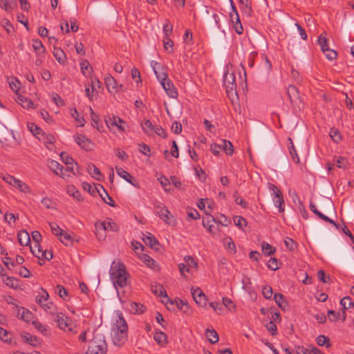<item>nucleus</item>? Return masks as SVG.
I'll use <instances>...</instances> for the list:
<instances>
[{
  "mask_svg": "<svg viewBox=\"0 0 354 354\" xmlns=\"http://www.w3.org/2000/svg\"><path fill=\"white\" fill-rule=\"evenodd\" d=\"M128 325L122 314L111 328V338L115 346H122L127 340Z\"/></svg>",
  "mask_w": 354,
  "mask_h": 354,
  "instance_id": "f257e3e1",
  "label": "nucleus"
},
{
  "mask_svg": "<svg viewBox=\"0 0 354 354\" xmlns=\"http://www.w3.org/2000/svg\"><path fill=\"white\" fill-rule=\"evenodd\" d=\"M110 277L115 288L127 286L129 274L125 265L120 261H113L111 266Z\"/></svg>",
  "mask_w": 354,
  "mask_h": 354,
  "instance_id": "f03ea898",
  "label": "nucleus"
},
{
  "mask_svg": "<svg viewBox=\"0 0 354 354\" xmlns=\"http://www.w3.org/2000/svg\"><path fill=\"white\" fill-rule=\"evenodd\" d=\"M107 344L104 335L101 333H94L91 339L89 340L86 354H106Z\"/></svg>",
  "mask_w": 354,
  "mask_h": 354,
  "instance_id": "7ed1b4c3",
  "label": "nucleus"
},
{
  "mask_svg": "<svg viewBox=\"0 0 354 354\" xmlns=\"http://www.w3.org/2000/svg\"><path fill=\"white\" fill-rule=\"evenodd\" d=\"M95 234L99 240L105 239L106 231L117 232L119 230L117 224L111 218H107L103 222L95 223Z\"/></svg>",
  "mask_w": 354,
  "mask_h": 354,
  "instance_id": "20e7f679",
  "label": "nucleus"
},
{
  "mask_svg": "<svg viewBox=\"0 0 354 354\" xmlns=\"http://www.w3.org/2000/svg\"><path fill=\"white\" fill-rule=\"evenodd\" d=\"M151 290L156 296L163 297L164 300H162V303L166 305L168 310H174V305L176 304L177 306V297H175L174 299H171L167 296L166 290L160 284H152L151 286Z\"/></svg>",
  "mask_w": 354,
  "mask_h": 354,
  "instance_id": "39448f33",
  "label": "nucleus"
},
{
  "mask_svg": "<svg viewBox=\"0 0 354 354\" xmlns=\"http://www.w3.org/2000/svg\"><path fill=\"white\" fill-rule=\"evenodd\" d=\"M223 85L225 88L226 93L230 96V95H237L236 93V84L235 75L233 73L228 71L225 72L223 76Z\"/></svg>",
  "mask_w": 354,
  "mask_h": 354,
  "instance_id": "423d86ee",
  "label": "nucleus"
},
{
  "mask_svg": "<svg viewBox=\"0 0 354 354\" xmlns=\"http://www.w3.org/2000/svg\"><path fill=\"white\" fill-rule=\"evenodd\" d=\"M176 97L177 91H173L169 93L168 99L164 102V106L169 116H171L172 114H176L177 112Z\"/></svg>",
  "mask_w": 354,
  "mask_h": 354,
  "instance_id": "0eeeda50",
  "label": "nucleus"
},
{
  "mask_svg": "<svg viewBox=\"0 0 354 354\" xmlns=\"http://www.w3.org/2000/svg\"><path fill=\"white\" fill-rule=\"evenodd\" d=\"M104 121L106 124V126L111 131H112L115 127L119 131H124V128L122 125V124L124 123V122L120 117L117 115L106 116Z\"/></svg>",
  "mask_w": 354,
  "mask_h": 354,
  "instance_id": "6e6552de",
  "label": "nucleus"
},
{
  "mask_svg": "<svg viewBox=\"0 0 354 354\" xmlns=\"http://www.w3.org/2000/svg\"><path fill=\"white\" fill-rule=\"evenodd\" d=\"M192 295L196 304L200 306L205 308L207 306V297L200 288L196 289L192 288Z\"/></svg>",
  "mask_w": 354,
  "mask_h": 354,
  "instance_id": "1a4fd4ad",
  "label": "nucleus"
},
{
  "mask_svg": "<svg viewBox=\"0 0 354 354\" xmlns=\"http://www.w3.org/2000/svg\"><path fill=\"white\" fill-rule=\"evenodd\" d=\"M95 189H96V192L99 194L100 196L101 197L102 200L111 207H115V203L113 199L109 195L107 192L105 190V189L103 187V186L100 184H97L95 185Z\"/></svg>",
  "mask_w": 354,
  "mask_h": 354,
  "instance_id": "9d476101",
  "label": "nucleus"
},
{
  "mask_svg": "<svg viewBox=\"0 0 354 354\" xmlns=\"http://www.w3.org/2000/svg\"><path fill=\"white\" fill-rule=\"evenodd\" d=\"M57 324V326L64 330H71L70 326L71 325V319L68 317L65 316L63 313H60L57 314L56 318L55 319Z\"/></svg>",
  "mask_w": 354,
  "mask_h": 354,
  "instance_id": "9b49d317",
  "label": "nucleus"
},
{
  "mask_svg": "<svg viewBox=\"0 0 354 354\" xmlns=\"http://www.w3.org/2000/svg\"><path fill=\"white\" fill-rule=\"evenodd\" d=\"M75 140L82 149L86 151L91 150L92 146L93 145V143L90 139L82 134H76L75 136Z\"/></svg>",
  "mask_w": 354,
  "mask_h": 354,
  "instance_id": "f8f14e48",
  "label": "nucleus"
},
{
  "mask_svg": "<svg viewBox=\"0 0 354 354\" xmlns=\"http://www.w3.org/2000/svg\"><path fill=\"white\" fill-rule=\"evenodd\" d=\"M157 214L160 216L161 219H162L165 222L168 224H174V220L173 215L170 213V212L166 208V207H157Z\"/></svg>",
  "mask_w": 354,
  "mask_h": 354,
  "instance_id": "ddd939ff",
  "label": "nucleus"
},
{
  "mask_svg": "<svg viewBox=\"0 0 354 354\" xmlns=\"http://www.w3.org/2000/svg\"><path fill=\"white\" fill-rule=\"evenodd\" d=\"M143 241L147 245L156 251L159 250L160 243L156 237H154L150 232H147L143 234Z\"/></svg>",
  "mask_w": 354,
  "mask_h": 354,
  "instance_id": "4468645a",
  "label": "nucleus"
},
{
  "mask_svg": "<svg viewBox=\"0 0 354 354\" xmlns=\"http://www.w3.org/2000/svg\"><path fill=\"white\" fill-rule=\"evenodd\" d=\"M151 66L158 80L159 81L165 80V77H167V74L165 72L162 65L160 63L152 61Z\"/></svg>",
  "mask_w": 354,
  "mask_h": 354,
  "instance_id": "2eb2a0df",
  "label": "nucleus"
},
{
  "mask_svg": "<svg viewBox=\"0 0 354 354\" xmlns=\"http://www.w3.org/2000/svg\"><path fill=\"white\" fill-rule=\"evenodd\" d=\"M205 212L207 214V216L203 218V221H202L203 226L205 228H206L207 230L209 233L214 234L215 232L214 230V223H217V221L213 216L207 214V211H205Z\"/></svg>",
  "mask_w": 354,
  "mask_h": 354,
  "instance_id": "dca6fc26",
  "label": "nucleus"
},
{
  "mask_svg": "<svg viewBox=\"0 0 354 354\" xmlns=\"http://www.w3.org/2000/svg\"><path fill=\"white\" fill-rule=\"evenodd\" d=\"M319 207L326 214H331L335 211L334 205L330 198L324 197V198L319 202Z\"/></svg>",
  "mask_w": 354,
  "mask_h": 354,
  "instance_id": "f3484780",
  "label": "nucleus"
},
{
  "mask_svg": "<svg viewBox=\"0 0 354 354\" xmlns=\"http://www.w3.org/2000/svg\"><path fill=\"white\" fill-rule=\"evenodd\" d=\"M49 167L53 173L62 177V178H65L66 176H68V175H66V174L64 172V167L62 165H60L57 161L51 160Z\"/></svg>",
  "mask_w": 354,
  "mask_h": 354,
  "instance_id": "a211bd4d",
  "label": "nucleus"
},
{
  "mask_svg": "<svg viewBox=\"0 0 354 354\" xmlns=\"http://www.w3.org/2000/svg\"><path fill=\"white\" fill-rule=\"evenodd\" d=\"M17 310V316L18 318L21 319L22 320L28 322H30L33 317L32 313L27 308L19 306H16Z\"/></svg>",
  "mask_w": 354,
  "mask_h": 354,
  "instance_id": "6ab92c4d",
  "label": "nucleus"
},
{
  "mask_svg": "<svg viewBox=\"0 0 354 354\" xmlns=\"http://www.w3.org/2000/svg\"><path fill=\"white\" fill-rule=\"evenodd\" d=\"M87 170L91 176L97 180L101 181L103 179V175L100 170L94 164L88 165Z\"/></svg>",
  "mask_w": 354,
  "mask_h": 354,
  "instance_id": "aec40b11",
  "label": "nucleus"
},
{
  "mask_svg": "<svg viewBox=\"0 0 354 354\" xmlns=\"http://www.w3.org/2000/svg\"><path fill=\"white\" fill-rule=\"evenodd\" d=\"M18 241L20 245L26 246L30 243V239L26 230H21L17 234Z\"/></svg>",
  "mask_w": 354,
  "mask_h": 354,
  "instance_id": "412c9836",
  "label": "nucleus"
},
{
  "mask_svg": "<svg viewBox=\"0 0 354 354\" xmlns=\"http://www.w3.org/2000/svg\"><path fill=\"white\" fill-rule=\"evenodd\" d=\"M104 82H105L106 88L109 92H113V91L117 92L118 85H117L116 80H115V78L113 77H112L111 75L107 76L104 79Z\"/></svg>",
  "mask_w": 354,
  "mask_h": 354,
  "instance_id": "4be33fe9",
  "label": "nucleus"
},
{
  "mask_svg": "<svg viewBox=\"0 0 354 354\" xmlns=\"http://www.w3.org/2000/svg\"><path fill=\"white\" fill-rule=\"evenodd\" d=\"M230 18L232 21L234 23V19H235V24L234 25V28L235 31L239 34L241 35L243 33V28L241 24L239 16L238 15V12H236L235 14L231 13L230 14Z\"/></svg>",
  "mask_w": 354,
  "mask_h": 354,
  "instance_id": "5701e85b",
  "label": "nucleus"
},
{
  "mask_svg": "<svg viewBox=\"0 0 354 354\" xmlns=\"http://www.w3.org/2000/svg\"><path fill=\"white\" fill-rule=\"evenodd\" d=\"M142 261L150 268L153 270H158L159 268L155 260L147 254H142L141 257Z\"/></svg>",
  "mask_w": 354,
  "mask_h": 354,
  "instance_id": "b1692460",
  "label": "nucleus"
},
{
  "mask_svg": "<svg viewBox=\"0 0 354 354\" xmlns=\"http://www.w3.org/2000/svg\"><path fill=\"white\" fill-rule=\"evenodd\" d=\"M117 174L120 176L121 178H124L125 180H127L128 183L131 184L132 185L136 187V185L132 182V180L133 178L131 176V175L125 171L124 169L121 167H116L115 168Z\"/></svg>",
  "mask_w": 354,
  "mask_h": 354,
  "instance_id": "393cba45",
  "label": "nucleus"
},
{
  "mask_svg": "<svg viewBox=\"0 0 354 354\" xmlns=\"http://www.w3.org/2000/svg\"><path fill=\"white\" fill-rule=\"evenodd\" d=\"M164 155L165 158L169 161L173 160V158H177V142L176 140H173L172 142V147L171 151L169 150H165L164 151Z\"/></svg>",
  "mask_w": 354,
  "mask_h": 354,
  "instance_id": "a878e982",
  "label": "nucleus"
},
{
  "mask_svg": "<svg viewBox=\"0 0 354 354\" xmlns=\"http://www.w3.org/2000/svg\"><path fill=\"white\" fill-rule=\"evenodd\" d=\"M333 165H336L339 168L346 169L348 168L349 163L346 158L335 156L333 159Z\"/></svg>",
  "mask_w": 354,
  "mask_h": 354,
  "instance_id": "bb28decb",
  "label": "nucleus"
},
{
  "mask_svg": "<svg viewBox=\"0 0 354 354\" xmlns=\"http://www.w3.org/2000/svg\"><path fill=\"white\" fill-rule=\"evenodd\" d=\"M27 127L29 131L32 133L33 136L37 137L39 139V136H44L43 130L37 125L32 122H28Z\"/></svg>",
  "mask_w": 354,
  "mask_h": 354,
  "instance_id": "cd10ccee",
  "label": "nucleus"
},
{
  "mask_svg": "<svg viewBox=\"0 0 354 354\" xmlns=\"http://www.w3.org/2000/svg\"><path fill=\"white\" fill-rule=\"evenodd\" d=\"M32 47L38 56H41L46 52V49L42 42L39 39L32 40Z\"/></svg>",
  "mask_w": 354,
  "mask_h": 354,
  "instance_id": "c85d7f7f",
  "label": "nucleus"
},
{
  "mask_svg": "<svg viewBox=\"0 0 354 354\" xmlns=\"http://www.w3.org/2000/svg\"><path fill=\"white\" fill-rule=\"evenodd\" d=\"M205 336L208 341L212 344H216L219 339L218 335L214 329H206Z\"/></svg>",
  "mask_w": 354,
  "mask_h": 354,
  "instance_id": "c756f323",
  "label": "nucleus"
},
{
  "mask_svg": "<svg viewBox=\"0 0 354 354\" xmlns=\"http://www.w3.org/2000/svg\"><path fill=\"white\" fill-rule=\"evenodd\" d=\"M287 94L291 102L295 101L299 97V91L293 85H289L287 88Z\"/></svg>",
  "mask_w": 354,
  "mask_h": 354,
  "instance_id": "7c9ffc66",
  "label": "nucleus"
},
{
  "mask_svg": "<svg viewBox=\"0 0 354 354\" xmlns=\"http://www.w3.org/2000/svg\"><path fill=\"white\" fill-rule=\"evenodd\" d=\"M24 342L30 345L35 346L38 344V338L36 336L31 335L28 333H24L21 335Z\"/></svg>",
  "mask_w": 354,
  "mask_h": 354,
  "instance_id": "2f4dec72",
  "label": "nucleus"
},
{
  "mask_svg": "<svg viewBox=\"0 0 354 354\" xmlns=\"http://www.w3.org/2000/svg\"><path fill=\"white\" fill-rule=\"evenodd\" d=\"M53 55L59 64H64L66 62V54L61 48H54Z\"/></svg>",
  "mask_w": 354,
  "mask_h": 354,
  "instance_id": "473e14b6",
  "label": "nucleus"
},
{
  "mask_svg": "<svg viewBox=\"0 0 354 354\" xmlns=\"http://www.w3.org/2000/svg\"><path fill=\"white\" fill-rule=\"evenodd\" d=\"M274 299L276 304L282 310H284L288 306L287 301L285 300L284 296L281 293H275L274 295Z\"/></svg>",
  "mask_w": 354,
  "mask_h": 354,
  "instance_id": "72a5a7b5",
  "label": "nucleus"
},
{
  "mask_svg": "<svg viewBox=\"0 0 354 354\" xmlns=\"http://www.w3.org/2000/svg\"><path fill=\"white\" fill-rule=\"evenodd\" d=\"M32 324L33 326L37 329L41 334L44 335H48L50 334V330L48 327L46 325L42 324L39 321H32Z\"/></svg>",
  "mask_w": 354,
  "mask_h": 354,
  "instance_id": "f704fd0d",
  "label": "nucleus"
},
{
  "mask_svg": "<svg viewBox=\"0 0 354 354\" xmlns=\"http://www.w3.org/2000/svg\"><path fill=\"white\" fill-rule=\"evenodd\" d=\"M178 309L187 315H190L192 313V310L188 303L180 299H178Z\"/></svg>",
  "mask_w": 354,
  "mask_h": 354,
  "instance_id": "c9c22d12",
  "label": "nucleus"
},
{
  "mask_svg": "<svg viewBox=\"0 0 354 354\" xmlns=\"http://www.w3.org/2000/svg\"><path fill=\"white\" fill-rule=\"evenodd\" d=\"M272 187L275 197L277 198V199L274 201L275 205L278 206V205H284V200L281 190L278 189V187H277L275 185H272Z\"/></svg>",
  "mask_w": 354,
  "mask_h": 354,
  "instance_id": "e433bc0d",
  "label": "nucleus"
},
{
  "mask_svg": "<svg viewBox=\"0 0 354 354\" xmlns=\"http://www.w3.org/2000/svg\"><path fill=\"white\" fill-rule=\"evenodd\" d=\"M162 86H163L165 91L167 92L168 96H169V93L173 91H176L174 84L169 80L165 77V80L160 81Z\"/></svg>",
  "mask_w": 354,
  "mask_h": 354,
  "instance_id": "4c0bfd02",
  "label": "nucleus"
},
{
  "mask_svg": "<svg viewBox=\"0 0 354 354\" xmlns=\"http://www.w3.org/2000/svg\"><path fill=\"white\" fill-rule=\"evenodd\" d=\"M58 237L59 241L65 245H70L73 243L72 236L64 230Z\"/></svg>",
  "mask_w": 354,
  "mask_h": 354,
  "instance_id": "58836bf2",
  "label": "nucleus"
},
{
  "mask_svg": "<svg viewBox=\"0 0 354 354\" xmlns=\"http://www.w3.org/2000/svg\"><path fill=\"white\" fill-rule=\"evenodd\" d=\"M131 310L134 313L142 314L146 310V307L138 302H132L131 304Z\"/></svg>",
  "mask_w": 354,
  "mask_h": 354,
  "instance_id": "ea45409f",
  "label": "nucleus"
},
{
  "mask_svg": "<svg viewBox=\"0 0 354 354\" xmlns=\"http://www.w3.org/2000/svg\"><path fill=\"white\" fill-rule=\"evenodd\" d=\"M222 303L230 312L235 313L236 311V305L228 297H223Z\"/></svg>",
  "mask_w": 354,
  "mask_h": 354,
  "instance_id": "a19ab883",
  "label": "nucleus"
},
{
  "mask_svg": "<svg viewBox=\"0 0 354 354\" xmlns=\"http://www.w3.org/2000/svg\"><path fill=\"white\" fill-rule=\"evenodd\" d=\"M67 192L69 195L72 196L74 198L77 200L78 201H83V198L80 194V192L76 189V188L71 185L68 186L67 188Z\"/></svg>",
  "mask_w": 354,
  "mask_h": 354,
  "instance_id": "79ce46f5",
  "label": "nucleus"
},
{
  "mask_svg": "<svg viewBox=\"0 0 354 354\" xmlns=\"http://www.w3.org/2000/svg\"><path fill=\"white\" fill-rule=\"evenodd\" d=\"M17 100L24 108H27V109L33 108V104H34L33 102L31 100L28 99L24 96H22V95L18 96Z\"/></svg>",
  "mask_w": 354,
  "mask_h": 354,
  "instance_id": "37998d69",
  "label": "nucleus"
},
{
  "mask_svg": "<svg viewBox=\"0 0 354 354\" xmlns=\"http://www.w3.org/2000/svg\"><path fill=\"white\" fill-rule=\"evenodd\" d=\"M223 144L221 145V149L225 152L227 155H232L234 152V147L231 142L223 140H222Z\"/></svg>",
  "mask_w": 354,
  "mask_h": 354,
  "instance_id": "c03bdc74",
  "label": "nucleus"
},
{
  "mask_svg": "<svg viewBox=\"0 0 354 354\" xmlns=\"http://www.w3.org/2000/svg\"><path fill=\"white\" fill-rule=\"evenodd\" d=\"M41 290L42 295H41L40 296H37L35 299L36 302L40 306H43L45 304L44 302H46L49 297V295L46 290L41 288Z\"/></svg>",
  "mask_w": 354,
  "mask_h": 354,
  "instance_id": "a18cd8bd",
  "label": "nucleus"
},
{
  "mask_svg": "<svg viewBox=\"0 0 354 354\" xmlns=\"http://www.w3.org/2000/svg\"><path fill=\"white\" fill-rule=\"evenodd\" d=\"M69 171L71 172L73 175L80 174L79 171V165L76 162H74L73 165H66L65 168L64 167V172L65 174Z\"/></svg>",
  "mask_w": 354,
  "mask_h": 354,
  "instance_id": "49530a36",
  "label": "nucleus"
},
{
  "mask_svg": "<svg viewBox=\"0 0 354 354\" xmlns=\"http://www.w3.org/2000/svg\"><path fill=\"white\" fill-rule=\"evenodd\" d=\"M14 187L17 188L18 189H19V191L21 192H24V193L30 192V189L29 186L26 183L21 181L19 179L17 180L16 183L15 184Z\"/></svg>",
  "mask_w": 354,
  "mask_h": 354,
  "instance_id": "de8ad7c7",
  "label": "nucleus"
},
{
  "mask_svg": "<svg viewBox=\"0 0 354 354\" xmlns=\"http://www.w3.org/2000/svg\"><path fill=\"white\" fill-rule=\"evenodd\" d=\"M183 43L187 46H189L193 44L192 32H191L190 30H185V32L183 35Z\"/></svg>",
  "mask_w": 354,
  "mask_h": 354,
  "instance_id": "09e8293b",
  "label": "nucleus"
},
{
  "mask_svg": "<svg viewBox=\"0 0 354 354\" xmlns=\"http://www.w3.org/2000/svg\"><path fill=\"white\" fill-rule=\"evenodd\" d=\"M261 248H262L263 252L266 256H270V255L273 254L276 250V249L274 248H273L271 245H270L266 242H263L261 244Z\"/></svg>",
  "mask_w": 354,
  "mask_h": 354,
  "instance_id": "8fccbe9b",
  "label": "nucleus"
},
{
  "mask_svg": "<svg viewBox=\"0 0 354 354\" xmlns=\"http://www.w3.org/2000/svg\"><path fill=\"white\" fill-rule=\"evenodd\" d=\"M178 270L180 272L181 276L186 280H189L190 279L189 276L186 274L187 272H190V268L185 263L178 264Z\"/></svg>",
  "mask_w": 354,
  "mask_h": 354,
  "instance_id": "3c124183",
  "label": "nucleus"
},
{
  "mask_svg": "<svg viewBox=\"0 0 354 354\" xmlns=\"http://www.w3.org/2000/svg\"><path fill=\"white\" fill-rule=\"evenodd\" d=\"M155 127H156V125H153L149 120H147L142 124V129L144 130L145 132H146L149 135H151L153 133V131L155 130Z\"/></svg>",
  "mask_w": 354,
  "mask_h": 354,
  "instance_id": "603ef678",
  "label": "nucleus"
},
{
  "mask_svg": "<svg viewBox=\"0 0 354 354\" xmlns=\"http://www.w3.org/2000/svg\"><path fill=\"white\" fill-rule=\"evenodd\" d=\"M55 292L59 295V296L64 299L66 300V297L68 295V292L66 290V289L62 286V285H57L55 287Z\"/></svg>",
  "mask_w": 354,
  "mask_h": 354,
  "instance_id": "864d4df0",
  "label": "nucleus"
},
{
  "mask_svg": "<svg viewBox=\"0 0 354 354\" xmlns=\"http://www.w3.org/2000/svg\"><path fill=\"white\" fill-rule=\"evenodd\" d=\"M330 136L331 139L336 143L342 140V136L339 130L336 128H331L330 130Z\"/></svg>",
  "mask_w": 354,
  "mask_h": 354,
  "instance_id": "5fc2aeb1",
  "label": "nucleus"
},
{
  "mask_svg": "<svg viewBox=\"0 0 354 354\" xmlns=\"http://www.w3.org/2000/svg\"><path fill=\"white\" fill-rule=\"evenodd\" d=\"M288 140L290 142V147H289V151H290V153L291 155V157H292V160L295 162V163H299V156L297 155V151L295 149V147L293 145V142L291 140V138H288Z\"/></svg>",
  "mask_w": 354,
  "mask_h": 354,
  "instance_id": "6e6d98bb",
  "label": "nucleus"
},
{
  "mask_svg": "<svg viewBox=\"0 0 354 354\" xmlns=\"http://www.w3.org/2000/svg\"><path fill=\"white\" fill-rule=\"evenodd\" d=\"M14 0H0V7L6 11L9 12L12 10Z\"/></svg>",
  "mask_w": 354,
  "mask_h": 354,
  "instance_id": "4d7b16f0",
  "label": "nucleus"
},
{
  "mask_svg": "<svg viewBox=\"0 0 354 354\" xmlns=\"http://www.w3.org/2000/svg\"><path fill=\"white\" fill-rule=\"evenodd\" d=\"M184 261L185 262V264L190 268H197L198 265V261L192 257L191 256H185L184 257Z\"/></svg>",
  "mask_w": 354,
  "mask_h": 354,
  "instance_id": "13d9d810",
  "label": "nucleus"
},
{
  "mask_svg": "<svg viewBox=\"0 0 354 354\" xmlns=\"http://www.w3.org/2000/svg\"><path fill=\"white\" fill-rule=\"evenodd\" d=\"M316 340L317 344L319 346L326 345L327 348L330 346V339L328 337H326L323 335H320L317 337Z\"/></svg>",
  "mask_w": 354,
  "mask_h": 354,
  "instance_id": "bf43d9fd",
  "label": "nucleus"
},
{
  "mask_svg": "<svg viewBox=\"0 0 354 354\" xmlns=\"http://www.w3.org/2000/svg\"><path fill=\"white\" fill-rule=\"evenodd\" d=\"M326 32H323L321 34V35L317 39V42L319 44L322 50L323 51V49H326L327 47H328V39L326 37Z\"/></svg>",
  "mask_w": 354,
  "mask_h": 354,
  "instance_id": "052dcab7",
  "label": "nucleus"
},
{
  "mask_svg": "<svg viewBox=\"0 0 354 354\" xmlns=\"http://www.w3.org/2000/svg\"><path fill=\"white\" fill-rule=\"evenodd\" d=\"M323 53L325 54L326 58L329 60H334L337 57V53L333 49H330L328 47H327L325 50L323 49Z\"/></svg>",
  "mask_w": 354,
  "mask_h": 354,
  "instance_id": "680f3d73",
  "label": "nucleus"
},
{
  "mask_svg": "<svg viewBox=\"0 0 354 354\" xmlns=\"http://www.w3.org/2000/svg\"><path fill=\"white\" fill-rule=\"evenodd\" d=\"M340 304L344 308H349L351 307L354 308V301H351V298L349 296L344 297L340 301Z\"/></svg>",
  "mask_w": 354,
  "mask_h": 354,
  "instance_id": "e2e57ef3",
  "label": "nucleus"
},
{
  "mask_svg": "<svg viewBox=\"0 0 354 354\" xmlns=\"http://www.w3.org/2000/svg\"><path fill=\"white\" fill-rule=\"evenodd\" d=\"M154 340L159 344H163L166 342L167 336L163 332H158L154 334Z\"/></svg>",
  "mask_w": 354,
  "mask_h": 354,
  "instance_id": "0e129e2a",
  "label": "nucleus"
},
{
  "mask_svg": "<svg viewBox=\"0 0 354 354\" xmlns=\"http://www.w3.org/2000/svg\"><path fill=\"white\" fill-rule=\"evenodd\" d=\"M4 282L8 286L14 289H17L19 286L18 280L12 277H7Z\"/></svg>",
  "mask_w": 354,
  "mask_h": 354,
  "instance_id": "69168bd1",
  "label": "nucleus"
},
{
  "mask_svg": "<svg viewBox=\"0 0 354 354\" xmlns=\"http://www.w3.org/2000/svg\"><path fill=\"white\" fill-rule=\"evenodd\" d=\"M234 224L241 229H243V226H246V220L241 216H236L234 217Z\"/></svg>",
  "mask_w": 354,
  "mask_h": 354,
  "instance_id": "338daca9",
  "label": "nucleus"
},
{
  "mask_svg": "<svg viewBox=\"0 0 354 354\" xmlns=\"http://www.w3.org/2000/svg\"><path fill=\"white\" fill-rule=\"evenodd\" d=\"M268 268L271 270H277L279 269V262L276 258L271 257L267 263Z\"/></svg>",
  "mask_w": 354,
  "mask_h": 354,
  "instance_id": "774afa93",
  "label": "nucleus"
}]
</instances>
